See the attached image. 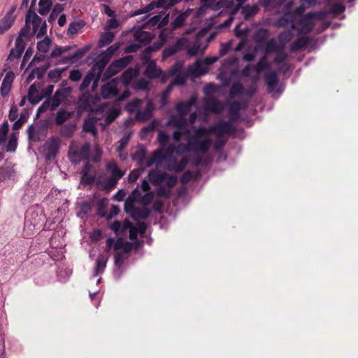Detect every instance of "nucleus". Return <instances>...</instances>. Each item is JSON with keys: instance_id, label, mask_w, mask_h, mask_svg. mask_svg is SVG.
<instances>
[{"instance_id": "1", "label": "nucleus", "mask_w": 358, "mask_h": 358, "mask_svg": "<svg viewBox=\"0 0 358 358\" xmlns=\"http://www.w3.org/2000/svg\"><path fill=\"white\" fill-rule=\"evenodd\" d=\"M234 130V125L231 121L221 120L210 127H194L191 129L181 132L173 133V142L167 148L170 155H181L194 152L198 154H206L213 145L210 134L216 133L217 136L231 134Z\"/></svg>"}, {"instance_id": "2", "label": "nucleus", "mask_w": 358, "mask_h": 358, "mask_svg": "<svg viewBox=\"0 0 358 358\" xmlns=\"http://www.w3.org/2000/svg\"><path fill=\"white\" fill-rule=\"evenodd\" d=\"M197 98L196 96H192L188 101H181L177 103L176 106V110L177 114L172 115L168 122L169 125H173L178 127L176 131L184 132L187 131L182 130L183 126L186 124L185 116L189 111L190 108L196 103Z\"/></svg>"}, {"instance_id": "3", "label": "nucleus", "mask_w": 358, "mask_h": 358, "mask_svg": "<svg viewBox=\"0 0 358 358\" xmlns=\"http://www.w3.org/2000/svg\"><path fill=\"white\" fill-rule=\"evenodd\" d=\"M90 145L87 143L72 142L69 147V157L73 164H78L83 160L88 162Z\"/></svg>"}, {"instance_id": "4", "label": "nucleus", "mask_w": 358, "mask_h": 358, "mask_svg": "<svg viewBox=\"0 0 358 358\" xmlns=\"http://www.w3.org/2000/svg\"><path fill=\"white\" fill-rule=\"evenodd\" d=\"M142 101L141 99H135L127 105L126 109L129 113L136 112V117L137 120L145 121L151 117L154 106L152 101L147 99L145 101V108L143 110H139V107Z\"/></svg>"}, {"instance_id": "5", "label": "nucleus", "mask_w": 358, "mask_h": 358, "mask_svg": "<svg viewBox=\"0 0 358 358\" xmlns=\"http://www.w3.org/2000/svg\"><path fill=\"white\" fill-rule=\"evenodd\" d=\"M45 220V216L41 208H31L27 211L24 225L31 231L36 228L39 229Z\"/></svg>"}, {"instance_id": "6", "label": "nucleus", "mask_w": 358, "mask_h": 358, "mask_svg": "<svg viewBox=\"0 0 358 358\" xmlns=\"http://www.w3.org/2000/svg\"><path fill=\"white\" fill-rule=\"evenodd\" d=\"M182 64L177 63L172 69H171L168 73H162V70L157 67L155 61L148 62L145 71V75L150 79L157 78L162 76V82L165 83L166 79L175 75L180 69Z\"/></svg>"}, {"instance_id": "7", "label": "nucleus", "mask_w": 358, "mask_h": 358, "mask_svg": "<svg viewBox=\"0 0 358 358\" xmlns=\"http://www.w3.org/2000/svg\"><path fill=\"white\" fill-rule=\"evenodd\" d=\"M119 83V79L114 78L103 85L101 90V94L103 98L106 99L117 98L120 101L128 98L130 96V93L128 90H124L123 94L120 96H118Z\"/></svg>"}, {"instance_id": "8", "label": "nucleus", "mask_w": 358, "mask_h": 358, "mask_svg": "<svg viewBox=\"0 0 358 358\" xmlns=\"http://www.w3.org/2000/svg\"><path fill=\"white\" fill-rule=\"evenodd\" d=\"M104 66L105 64L103 63L98 62L95 64L84 78L80 86V90L83 91L87 89L92 82H93L92 87L93 89H95L97 87L101 74L104 69Z\"/></svg>"}, {"instance_id": "9", "label": "nucleus", "mask_w": 358, "mask_h": 358, "mask_svg": "<svg viewBox=\"0 0 358 358\" xmlns=\"http://www.w3.org/2000/svg\"><path fill=\"white\" fill-rule=\"evenodd\" d=\"M326 11H320L315 13H309L303 16L299 22L300 28L299 32L300 34H307L310 32L315 27L314 19L317 18L320 20L324 19L327 16Z\"/></svg>"}, {"instance_id": "10", "label": "nucleus", "mask_w": 358, "mask_h": 358, "mask_svg": "<svg viewBox=\"0 0 358 358\" xmlns=\"http://www.w3.org/2000/svg\"><path fill=\"white\" fill-rule=\"evenodd\" d=\"M25 22L27 25H32V34L37 38L43 36L46 32V23L33 10L29 9L26 15Z\"/></svg>"}, {"instance_id": "11", "label": "nucleus", "mask_w": 358, "mask_h": 358, "mask_svg": "<svg viewBox=\"0 0 358 358\" xmlns=\"http://www.w3.org/2000/svg\"><path fill=\"white\" fill-rule=\"evenodd\" d=\"M218 59L217 57H206L204 59L197 60L189 67V73L195 76H200L206 74L210 65Z\"/></svg>"}, {"instance_id": "12", "label": "nucleus", "mask_w": 358, "mask_h": 358, "mask_svg": "<svg viewBox=\"0 0 358 358\" xmlns=\"http://www.w3.org/2000/svg\"><path fill=\"white\" fill-rule=\"evenodd\" d=\"M309 7H306L303 2H301V6L296 8L293 13H288L285 14L280 19H279L276 24L279 27H285L290 25L292 29L296 28V18L297 16H301L304 10Z\"/></svg>"}, {"instance_id": "13", "label": "nucleus", "mask_w": 358, "mask_h": 358, "mask_svg": "<svg viewBox=\"0 0 358 358\" xmlns=\"http://www.w3.org/2000/svg\"><path fill=\"white\" fill-rule=\"evenodd\" d=\"M309 7H306L303 2H301V6L296 8L293 13H288L285 14L280 19H279L276 24L279 27H285L290 25L292 29L296 28V18L297 16H301L304 10Z\"/></svg>"}, {"instance_id": "14", "label": "nucleus", "mask_w": 358, "mask_h": 358, "mask_svg": "<svg viewBox=\"0 0 358 358\" xmlns=\"http://www.w3.org/2000/svg\"><path fill=\"white\" fill-rule=\"evenodd\" d=\"M106 169L110 172L112 177L106 179L101 187L103 189H112L115 187L117 181L124 175V172L122 171L115 162L108 163L106 165Z\"/></svg>"}, {"instance_id": "15", "label": "nucleus", "mask_w": 358, "mask_h": 358, "mask_svg": "<svg viewBox=\"0 0 358 358\" xmlns=\"http://www.w3.org/2000/svg\"><path fill=\"white\" fill-rule=\"evenodd\" d=\"M61 140L57 136L50 138L43 147V153L47 160L56 157L60 148Z\"/></svg>"}, {"instance_id": "16", "label": "nucleus", "mask_w": 358, "mask_h": 358, "mask_svg": "<svg viewBox=\"0 0 358 358\" xmlns=\"http://www.w3.org/2000/svg\"><path fill=\"white\" fill-rule=\"evenodd\" d=\"M113 245L115 250H122L127 253L132 249L133 243L124 241L122 238H118L115 241L114 238H108L106 241V252H109Z\"/></svg>"}, {"instance_id": "17", "label": "nucleus", "mask_w": 358, "mask_h": 358, "mask_svg": "<svg viewBox=\"0 0 358 358\" xmlns=\"http://www.w3.org/2000/svg\"><path fill=\"white\" fill-rule=\"evenodd\" d=\"M205 110L208 113L220 114L224 108V105L213 96H206L203 99Z\"/></svg>"}, {"instance_id": "18", "label": "nucleus", "mask_w": 358, "mask_h": 358, "mask_svg": "<svg viewBox=\"0 0 358 358\" xmlns=\"http://www.w3.org/2000/svg\"><path fill=\"white\" fill-rule=\"evenodd\" d=\"M267 68H268V64L266 57H263L260 59L255 67H253L251 65H247L243 70V75L248 77L250 76V71L251 69H255L257 72V76L252 78V82L256 83L259 80V74Z\"/></svg>"}, {"instance_id": "19", "label": "nucleus", "mask_w": 358, "mask_h": 358, "mask_svg": "<svg viewBox=\"0 0 358 358\" xmlns=\"http://www.w3.org/2000/svg\"><path fill=\"white\" fill-rule=\"evenodd\" d=\"M42 87L43 84L40 82L34 83L30 86L28 91V100L32 104L38 103L43 98H44L43 90H40Z\"/></svg>"}, {"instance_id": "20", "label": "nucleus", "mask_w": 358, "mask_h": 358, "mask_svg": "<svg viewBox=\"0 0 358 358\" xmlns=\"http://www.w3.org/2000/svg\"><path fill=\"white\" fill-rule=\"evenodd\" d=\"M15 10V7L10 8L5 15L0 20V34H4L13 24L15 21V17L14 15Z\"/></svg>"}, {"instance_id": "21", "label": "nucleus", "mask_w": 358, "mask_h": 358, "mask_svg": "<svg viewBox=\"0 0 358 358\" xmlns=\"http://www.w3.org/2000/svg\"><path fill=\"white\" fill-rule=\"evenodd\" d=\"M171 0H158L157 3L152 2L148 6L135 11L134 15H141L150 12L155 7L168 8L172 6Z\"/></svg>"}, {"instance_id": "22", "label": "nucleus", "mask_w": 358, "mask_h": 358, "mask_svg": "<svg viewBox=\"0 0 358 358\" xmlns=\"http://www.w3.org/2000/svg\"><path fill=\"white\" fill-rule=\"evenodd\" d=\"M14 78L15 74L11 71L5 75L0 88V93L3 97H6L10 93Z\"/></svg>"}, {"instance_id": "23", "label": "nucleus", "mask_w": 358, "mask_h": 358, "mask_svg": "<svg viewBox=\"0 0 358 358\" xmlns=\"http://www.w3.org/2000/svg\"><path fill=\"white\" fill-rule=\"evenodd\" d=\"M125 210L131 215L134 220L140 218L145 219L149 215V210L148 209L140 210L134 206L133 203L127 201L125 205Z\"/></svg>"}, {"instance_id": "24", "label": "nucleus", "mask_w": 358, "mask_h": 358, "mask_svg": "<svg viewBox=\"0 0 358 358\" xmlns=\"http://www.w3.org/2000/svg\"><path fill=\"white\" fill-rule=\"evenodd\" d=\"M81 182L86 185L92 183L96 178L95 170L92 169V166L88 162L85 165L80 172Z\"/></svg>"}, {"instance_id": "25", "label": "nucleus", "mask_w": 358, "mask_h": 358, "mask_svg": "<svg viewBox=\"0 0 358 358\" xmlns=\"http://www.w3.org/2000/svg\"><path fill=\"white\" fill-rule=\"evenodd\" d=\"M169 22V15L165 13H161L159 15L153 16L147 22V25L157 28H161L166 25Z\"/></svg>"}, {"instance_id": "26", "label": "nucleus", "mask_w": 358, "mask_h": 358, "mask_svg": "<svg viewBox=\"0 0 358 358\" xmlns=\"http://www.w3.org/2000/svg\"><path fill=\"white\" fill-rule=\"evenodd\" d=\"M25 41L23 38L17 36L15 41V47L11 50L8 59L20 58L24 52Z\"/></svg>"}, {"instance_id": "27", "label": "nucleus", "mask_w": 358, "mask_h": 358, "mask_svg": "<svg viewBox=\"0 0 358 358\" xmlns=\"http://www.w3.org/2000/svg\"><path fill=\"white\" fill-rule=\"evenodd\" d=\"M58 92H57L52 99V100L50 101H45L38 108L37 110V116H39L40 114L47 111L48 110H54L60 103V100L58 98Z\"/></svg>"}, {"instance_id": "28", "label": "nucleus", "mask_w": 358, "mask_h": 358, "mask_svg": "<svg viewBox=\"0 0 358 358\" xmlns=\"http://www.w3.org/2000/svg\"><path fill=\"white\" fill-rule=\"evenodd\" d=\"M166 158V155L162 154L161 151L156 150L153 152L152 156L146 162V167H150L153 164L156 166H160Z\"/></svg>"}, {"instance_id": "29", "label": "nucleus", "mask_w": 358, "mask_h": 358, "mask_svg": "<svg viewBox=\"0 0 358 358\" xmlns=\"http://www.w3.org/2000/svg\"><path fill=\"white\" fill-rule=\"evenodd\" d=\"M152 37L153 34L152 32L144 31L142 29L136 30L134 33L135 41L143 44L149 43Z\"/></svg>"}, {"instance_id": "30", "label": "nucleus", "mask_w": 358, "mask_h": 358, "mask_svg": "<svg viewBox=\"0 0 358 358\" xmlns=\"http://www.w3.org/2000/svg\"><path fill=\"white\" fill-rule=\"evenodd\" d=\"M167 174L166 173H161L157 170H151L148 173V180L155 185H159L162 183Z\"/></svg>"}, {"instance_id": "31", "label": "nucleus", "mask_w": 358, "mask_h": 358, "mask_svg": "<svg viewBox=\"0 0 358 358\" xmlns=\"http://www.w3.org/2000/svg\"><path fill=\"white\" fill-rule=\"evenodd\" d=\"M138 69H127L121 76V80L124 85L127 87L131 81L138 75Z\"/></svg>"}, {"instance_id": "32", "label": "nucleus", "mask_w": 358, "mask_h": 358, "mask_svg": "<svg viewBox=\"0 0 358 358\" xmlns=\"http://www.w3.org/2000/svg\"><path fill=\"white\" fill-rule=\"evenodd\" d=\"M108 257L104 255H100L96 259V265L94 268V274L93 277H96L99 274L103 273L106 264L108 262Z\"/></svg>"}, {"instance_id": "33", "label": "nucleus", "mask_w": 358, "mask_h": 358, "mask_svg": "<svg viewBox=\"0 0 358 358\" xmlns=\"http://www.w3.org/2000/svg\"><path fill=\"white\" fill-rule=\"evenodd\" d=\"M97 119L92 115H90L84 122L83 130L87 132H90L93 136L96 134V124Z\"/></svg>"}, {"instance_id": "34", "label": "nucleus", "mask_w": 358, "mask_h": 358, "mask_svg": "<svg viewBox=\"0 0 358 358\" xmlns=\"http://www.w3.org/2000/svg\"><path fill=\"white\" fill-rule=\"evenodd\" d=\"M187 43H188V40L187 38H179L176 42V48H169V49H167L164 51V53H163L164 57H169V56L173 55L176 52L177 49H181V48L186 47Z\"/></svg>"}, {"instance_id": "35", "label": "nucleus", "mask_w": 358, "mask_h": 358, "mask_svg": "<svg viewBox=\"0 0 358 358\" xmlns=\"http://www.w3.org/2000/svg\"><path fill=\"white\" fill-rule=\"evenodd\" d=\"M52 45V40L48 36H45L43 40H41L37 43L38 52L41 54L45 55L50 50Z\"/></svg>"}, {"instance_id": "36", "label": "nucleus", "mask_w": 358, "mask_h": 358, "mask_svg": "<svg viewBox=\"0 0 358 358\" xmlns=\"http://www.w3.org/2000/svg\"><path fill=\"white\" fill-rule=\"evenodd\" d=\"M265 83L268 86L269 91L273 92L276 87L278 83L276 72L271 71L268 73L265 76Z\"/></svg>"}, {"instance_id": "37", "label": "nucleus", "mask_w": 358, "mask_h": 358, "mask_svg": "<svg viewBox=\"0 0 358 358\" xmlns=\"http://www.w3.org/2000/svg\"><path fill=\"white\" fill-rule=\"evenodd\" d=\"M242 14L244 16V18L248 20L254 15H255L259 11V7L256 5L250 6L246 5L241 8Z\"/></svg>"}, {"instance_id": "38", "label": "nucleus", "mask_w": 358, "mask_h": 358, "mask_svg": "<svg viewBox=\"0 0 358 358\" xmlns=\"http://www.w3.org/2000/svg\"><path fill=\"white\" fill-rule=\"evenodd\" d=\"M130 138V134H127L124 136L120 141H119V145L116 149L117 152L119 154V157L120 159L124 160L127 158L126 155L123 153V151L126 146L128 144L129 140Z\"/></svg>"}, {"instance_id": "39", "label": "nucleus", "mask_w": 358, "mask_h": 358, "mask_svg": "<svg viewBox=\"0 0 358 358\" xmlns=\"http://www.w3.org/2000/svg\"><path fill=\"white\" fill-rule=\"evenodd\" d=\"M139 188L141 189L143 192H147L150 189L149 182L147 180H143L140 185H138L135 189L131 192V196L134 198V199H137L141 196V193L139 190Z\"/></svg>"}, {"instance_id": "40", "label": "nucleus", "mask_w": 358, "mask_h": 358, "mask_svg": "<svg viewBox=\"0 0 358 358\" xmlns=\"http://www.w3.org/2000/svg\"><path fill=\"white\" fill-rule=\"evenodd\" d=\"M115 38V34L112 31L103 33L99 40L98 45L99 48H103L110 43Z\"/></svg>"}, {"instance_id": "41", "label": "nucleus", "mask_w": 358, "mask_h": 358, "mask_svg": "<svg viewBox=\"0 0 358 358\" xmlns=\"http://www.w3.org/2000/svg\"><path fill=\"white\" fill-rule=\"evenodd\" d=\"M84 26L85 22L82 20L71 22L67 30V34L70 36H73V35L76 34Z\"/></svg>"}, {"instance_id": "42", "label": "nucleus", "mask_w": 358, "mask_h": 358, "mask_svg": "<svg viewBox=\"0 0 358 358\" xmlns=\"http://www.w3.org/2000/svg\"><path fill=\"white\" fill-rule=\"evenodd\" d=\"M90 208L91 206L87 201H81L78 203L76 207L78 216L83 218V217L90 212Z\"/></svg>"}, {"instance_id": "43", "label": "nucleus", "mask_w": 358, "mask_h": 358, "mask_svg": "<svg viewBox=\"0 0 358 358\" xmlns=\"http://www.w3.org/2000/svg\"><path fill=\"white\" fill-rule=\"evenodd\" d=\"M18 132H13L9 138L8 143L6 145V152H15L17 145Z\"/></svg>"}, {"instance_id": "44", "label": "nucleus", "mask_w": 358, "mask_h": 358, "mask_svg": "<svg viewBox=\"0 0 358 358\" xmlns=\"http://www.w3.org/2000/svg\"><path fill=\"white\" fill-rule=\"evenodd\" d=\"M280 42L274 38L269 39L265 44V51L269 53L275 50H282L280 48Z\"/></svg>"}, {"instance_id": "45", "label": "nucleus", "mask_w": 358, "mask_h": 358, "mask_svg": "<svg viewBox=\"0 0 358 358\" xmlns=\"http://www.w3.org/2000/svg\"><path fill=\"white\" fill-rule=\"evenodd\" d=\"M38 13L45 15H47L51 9L52 1L51 0H40L38 3Z\"/></svg>"}, {"instance_id": "46", "label": "nucleus", "mask_w": 358, "mask_h": 358, "mask_svg": "<svg viewBox=\"0 0 358 358\" xmlns=\"http://www.w3.org/2000/svg\"><path fill=\"white\" fill-rule=\"evenodd\" d=\"M292 33L290 31H284L279 34L278 40L280 42V48L284 49L285 44L292 38Z\"/></svg>"}, {"instance_id": "47", "label": "nucleus", "mask_w": 358, "mask_h": 358, "mask_svg": "<svg viewBox=\"0 0 358 358\" xmlns=\"http://www.w3.org/2000/svg\"><path fill=\"white\" fill-rule=\"evenodd\" d=\"M146 155V151L141 145L138 146L135 152L132 154L131 158L137 162H142Z\"/></svg>"}, {"instance_id": "48", "label": "nucleus", "mask_w": 358, "mask_h": 358, "mask_svg": "<svg viewBox=\"0 0 358 358\" xmlns=\"http://www.w3.org/2000/svg\"><path fill=\"white\" fill-rule=\"evenodd\" d=\"M27 134L29 141H38L40 140L39 129L34 125H30L27 129Z\"/></svg>"}, {"instance_id": "49", "label": "nucleus", "mask_w": 358, "mask_h": 358, "mask_svg": "<svg viewBox=\"0 0 358 358\" xmlns=\"http://www.w3.org/2000/svg\"><path fill=\"white\" fill-rule=\"evenodd\" d=\"M205 48H201L199 43H195L193 45L189 47L187 53L189 56L193 57L204 52Z\"/></svg>"}, {"instance_id": "50", "label": "nucleus", "mask_w": 358, "mask_h": 358, "mask_svg": "<svg viewBox=\"0 0 358 358\" xmlns=\"http://www.w3.org/2000/svg\"><path fill=\"white\" fill-rule=\"evenodd\" d=\"M72 113L65 111V110H59L56 116L55 122L58 125L62 124L64 122L69 120Z\"/></svg>"}, {"instance_id": "51", "label": "nucleus", "mask_w": 358, "mask_h": 358, "mask_svg": "<svg viewBox=\"0 0 358 358\" xmlns=\"http://www.w3.org/2000/svg\"><path fill=\"white\" fill-rule=\"evenodd\" d=\"M9 125L7 121L3 122L0 125V145H5L6 136L8 131Z\"/></svg>"}, {"instance_id": "52", "label": "nucleus", "mask_w": 358, "mask_h": 358, "mask_svg": "<svg viewBox=\"0 0 358 358\" xmlns=\"http://www.w3.org/2000/svg\"><path fill=\"white\" fill-rule=\"evenodd\" d=\"M268 37V30L264 28H261L257 31L254 36V39L256 43H263Z\"/></svg>"}, {"instance_id": "53", "label": "nucleus", "mask_w": 358, "mask_h": 358, "mask_svg": "<svg viewBox=\"0 0 358 358\" xmlns=\"http://www.w3.org/2000/svg\"><path fill=\"white\" fill-rule=\"evenodd\" d=\"M127 229H129V238L131 240H135L137 238V229L135 227H132L129 222H124L122 225V232H125Z\"/></svg>"}, {"instance_id": "54", "label": "nucleus", "mask_w": 358, "mask_h": 358, "mask_svg": "<svg viewBox=\"0 0 358 358\" xmlns=\"http://www.w3.org/2000/svg\"><path fill=\"white\" fill-rule=\"evenodd\" d=\"M85 52H86V50H85L83 49H79L73 55L66 57L64 59V62H65V63L68 62H74L76 60L82 58L84 56Z\"/></svg>"}, {"instance_id": "55", "label": "nucleus", "mask_w": 358, "mask_h": 358, "mask_svg": "<svg viewBox=\"0 0 358 358\" xmlns=\"http://www.w3.org/2000/svg\"><path fill=\"white\" fill-rule=\"evenodd\" d=\"M133 59V57L131 55L123 57L119 59L113 61L116 64L117 67L121 71L122 69L126 67Z\"/></svg>"}, {"instance_id": "56", "label": "nucleus", "mask_w": 358, "mask_h": 358, "mask_svg": "<svg viewBox=\"0 0 358 358\" xmlns=\"http://www.w3.org/2000/svg\"><path fill=\"white\" fill-rule=\"evenodd\" d=\"M169 140V136L164 131L159 130L157 136V141L161 148H165Z\"/></svg>"}, {"instance_id": "57", "label": "nucleus", "mask_w": 358, "mask_h": 358, "mask_svg": "<svg viewBox=\"0 0 358 358\" xmlns=\"http://www.w3.org/2000/svg\"><path fill=\"white\" fill-rule=\"evenodd\" d=\"M120 71L114 62H113L107 68L105 75L107 78H110Z\"/></svg>"}, {"instance_id": "58", "label": "nucleus", "mask_w": 358, "mask_h": 358, "mask_svg": "<svg viewBox=\"0 0 358 358\" xmlns=\"http://www.w3.org/2000/svg\"><path fill=\"white\" fill-rule=\"evenodd\" d=\"M307 43L308 40L306 38H301L291 45V50L296 51L298 50H300L301 48L304 47L307 44Z\"/></svg>"}, {"instance_id": "59", "label": "nucleus", "mask_w": 358, "mask_h": 358, "mask_svg": "<svg viewBox=\"0 0 358 358\" xmlns=\"http://www.w3.org/2000/svg\"><path fill=\"white\" fill-rule=\"evenodd\" d=\"M159 46L160 45L156 46L154 45L145 50L141 55L142 60L144 62H148L150 57V52L152 51H157L159 48Z\"/></svg>"}, {"instance_id": "60", "label": "nucleus", "mask_w": 358, "mask_h": 358, "mask_svg": "<svg viewBox=\"0 0 358 358\" xmlns=\"http://www.w3.org/2000/svg\"><path fill=\"white\" fill-rule=\"evenodd\" d=\"M76 126L74 124L64 125L61 129V134L66 137H70L74 132Z\"/></svg>"}, {"instance_id": "61", "label": "nucleus", "mask_w": 358, "mask_h": 358, "mask_svg": "<svg viewBox=\"0 0 358 358\" xmlns=\"http://www.w3.org/2000/svg\"><path fill=\"white\" fill-rule=\"evenodd\" d=\"M143 171V169L133 170L128 176L129 182L132 183L136 182L138 179Z\"/></svg>"}, {"instance_id": "62", "label": "nucleus", "mask_w": 358, "mask_h": 358, "mask_svg": "<svg viewBox=\"0 0 358 358\" xmlns=\"http://www.w3.org/2000/svg\"><path fill=\"white\" fill-rule=\"evenodd\" d=\"M153 194H154L152 192H147L143 196H141V195L138 199L140 200L141 203L143 206H148V204H150L152 202V201L153 199Z\"/></svg>"}, {"instance_id": "63", "label": "nucleus", "mask_w": 358, "mask_h": 358, "mask_svg": "<svg viewBox=\"0 0 358 358\" xmlns=\"http://www.w3.org/2000/svg\"><path fill=\"white\" fill-rule=\"evenodd\" d=\"M149 85V81L145 78H141L137 81L134 86L136 90H145Z\"/></svg>"}, {"instance_id": "64", "label": "nucleus", "mask_w": 358, "mask_h": 358, "mask_svg": "<svg viewBox=\"0 0 358 358\" xmlns=\"http://www.w3.org/2000/svg\"><path fill=\"white\" fill-rule=\"evenodd\" d=\"M187 13H182L179 15L173 21V26L174 28H178L182 26L186 20Z\"/></svg>"}]
</instances>
